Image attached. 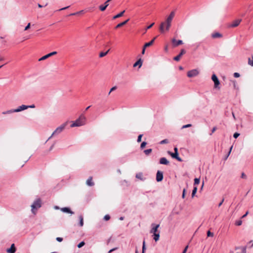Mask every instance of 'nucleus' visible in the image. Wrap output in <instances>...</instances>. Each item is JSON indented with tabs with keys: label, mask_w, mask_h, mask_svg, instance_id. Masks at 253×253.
<instances>
[{
	"label": "nucleus",
	"mask_w": 253,
	"mask_h": 253,
	"mask_svg": "<svg viewBox=\"0 0 253 253\" xmlns=\"http://www.w3.org/2000/svg\"><path fill=\"white\" fill-rule=\"evenodd\" d=\"M174 17V11L170 12V14L166 18L165 21L161 22L159 30L161 34H165L169 32L171 26L172 21Z\"/></svg>",
	"instance_id": "f257e3e1"
},
{
	"label": "nucleus",
	"mask_w": 253,
	"mask_h": 253,
	"mask_svg": "<svg viewBox=\"0 0 253 253\" xmlns=\"http://www.w3.org/2000/svg\"><path fill=\"white\" fill-rule=\"evenodd\" d=\"M159 226V224H156L155 223H152L151 224L152 229L150 230V233L153 234V239L156 242L159 240L160 232L158 231V228Z\"/></svg>",
	"instance_id": "f03ea898"
},
{
	"label": "nucleus",
	"mask_w": 253,
	"mask_h": 253,
	"mask_svg": "<svg viewBox=\"0 0 253 253\" xmlns=\"http://www.w3.org/2000/svg\"><path fill=\"white\" fill-rule=\"evenodd\" d=\"M67 125V123H64L60 126L56 128V129L53 132L51 135L48 138L50 139L53 136L59 134L65 128Z\"/></svg>",
	"instance_id": "7ed1b4c3"
},
{
	"label": "nucleus",
	"mask_w": 253,
	"mask_h": 253,
	"mask_svg": "<svg viewBox=\"0 0 253 253\" xmlns=\"http://www.w3.org/2000/svg\"><path fill=\"white\" fill-rule=\"evenodd\" d=\"M85 120V118L83 116H81L80 118L77 120H76L73 124L71 125V127H76V126H80L84 124L83 120Z\"/></svg>",
	"instance_id": "20e7f679"
},
{
	"label": "nucleus",
	"mask_w": 253,
	"mask_h": 253,
	"mask_svg": "<svg viewBox=\"0 0 253 253\" xmlns=\"http://www.w3.org/2000/svg\"><path fill=\"white\" fill-rule=\"evenodd\" d=\"M41 207V201L40 199H37L34 201L33 204L31 206L32 208V212L34 214L36 213V211L38 209L40 208Z\"/></svg>",
	"instance_id": "39448f33"
},
{
	"label": "nucleus",
	"mask_w": 253,
	"mask_h": 253,
	"mask_svg": "<svg viewBox=\"0 0 253 253\" xmlns=\"http://www.w3.org/2000/svg\"><path fill=\"white\" fill-rule=\"evenodd\" d=\"M211 79L214 82V87L219 89V85L220 84V82L217 76L215 74H213L211 76Z\"/></svg>",
	"instance_id": "423d86ee"
},
{
	"label": "nucleus",
	"mask_w": 253,
	"mask_h": 253,
	"mask_svg": "<svg viewBox=\"0 0 253 253\" xmlns=\"http://www.w3.org/2000/svg\"><path fill=\"white\" fill-rule=\"evenodd\" d=\"M199 74V71L197 69L190 70L187 73V76L189 78H192L197 76Z\"/></svg>",
	"instance_id": "0eeeda50"
},
{
	"label": "nucleus",
	"mask_w": 253,
	"mask_h": 253,
	"mask_svg": "<svg viewBox=\"0 0 253 253\" xmlns=\"http://www.w3.org/2000/svg\"><path fill=\"white\" fill-rule=\"evenodd\" d=\"M163 179V173L160 170H158L156 174V180L157 182L162 181Z\"/></svg>",
	"instance_id": "6e6552de"
},
{
	"label": "nucleus",
	"mask_w": 253,
	"mask_h": 253,
	"mask_svg": "<svg viewBox=\"0 0 253 253\" xmlns=\"http://www.w3.org/2000/svg\"><path fill=\"white\" fill-rule=\"evenodd\" d=\"M57 54V52L56 51H53L51 53H49L43 56H42V57H41V58H40L39 59V61H42V60H45L48 58H49V57L52 56V55H54L55 54Z\"/></svg>",
	"instance_id": "1a4fd4ad"
},
{
	"label": "nucleus",
	"mask_w": 253,
	"mask_h": 253,
	"mask_svg": "<svg viewBox=\"0 0 253 253\" xmlns=\"http://www.w3.org/2000/svg\"><path fill=\"white\" fill-rule=\"evenodd\" d=\"M26 109H27V105H22L19 106L17 109H14V111H15V112H19Z\"/></svg>",
	"instance_id": "9d476101"
},
{
	"label": "nucleus",
	"mask_w": 253,
	"mask_h": 253,
	"mask_svg": "<svg viewBox=\"0 0 253 253\" xmlns=\"http://www.w3.org/2000/svg\"><path fill=\"white\" fill-rule=\"evenodd\" d=\"M241 21V19H237L233 21L232 23L230 25V27H236L238 26Z\"/></svg>",
	"instance_id": "9b49d317"
},
{
	"label": "nucleus",
	"mask_w": 253,
	"mask_h": 253,
	"mask_svg": "<svg viewBox=\"0 0 253 253\" xmlns=\"http://www.w3.org/2000/svg\"><path fill=\"white\" fill-rule=\"evenodd\" d=\"M237 252L236 253H246V248L245 247H240L236 248Z\"/></svg>",
	"instance_id": "f8f14e48"
},
{
	"label": "nucleus",
	"mask_w": 253,
	"mask_h": 253,
	"mask_svg": "<svg viewBox=\"0 0 253 253\" xmlns=\"http://www.w3.org/2000/svg\"><path fill=\"white\" fill-rule=\"evenodd\" d=\"M60 210L62 211H63L64 212L69 213L71 214H74V212L72 211L69 208H68V207L62 208Z\"/></svg>",
	"instance_id": "ddd939ff"
},
{
	"label": "nucleus",
	"mask_w": 253,
	"mask_h": 253,
	"mask_svg": "<svg viewBox=\"0 0 253 253\" xmlns=\"http://www.w3.org/2000/svg\"><path fill=\"white\" fill-rule=\"evenodd\" d=\"M186 52L185 50L184 49L181 50L180 53L176 56L175 57V60L179 61L181 57V56L185 54Z\"/></svg>",
	"instance_id": "4468645a"
},
{
	"label": "nucleus",
	"mask_w": 253,
	"mask_h": 253,
	"mask_svg": "<svg viewBox=\"0 0 253 253\" xmlns=\"http://www.w3.org/2000/svg\"><path fill=\"white\" fill-rule=\"evenodd\" d=\"M111 0H107L105 3V6H103V5H101L99 6V9L101 11H104L106 7L109 5V2Z\"/></svg>",
	"instance_id": "2eb2a0df"
},
{
	"label": "nucleus",
	"mask_w": 253,
	"mask_h": 253,
	"mask_svg": "<svg viewBox=\"0 0 253 253\" xmlns=\"http://www.w3.org/2000/svg\"><path fill=\"white\" fill-rule=\"evenodd\" d=\"M160 164L167 165L169 164V161L166 158L163 157L160 160Z\"/></svg>",
	"instance_id": "dca6fc26"
},
{
	"label": "nucleus",
	"mask_w": 253,
	"mask_h": 253,
	"mask_svg": "<svg viewBox=\"0 0 253 253\" xmlns=\"http://www.w3.org/2000/svg\"><path fill=\"white\" fill-rule=\"evenodd\" d=\"M175 159L177 160L179 162L182 161V158L180 157L176 148H175Z\"/></svg>",
	"instance_id": "f3484780"
},
{
	"label": "nucleus",
	"mask_w": 253,
	"mask_h": 253,
	"mask_svg": "<svg viewBox=\"0 0 253 253\" xmlns=\"http://www.w3.org/2000/svg\"><path fill=\"white\" fill-rule=\"evenodd\" d=\"M86 184L89 186H92L94 185V182L92 181V177L91 176L87 179Z\"/></svg>",
	"instance_id": "a211bd4d"
},
{
	"label": "nucleus",
	"mask_w": 253,
	"mask_h": 253,
	"mask_svg": "<svg viewBox=\"0 0 253 253\" xmlns=\"http://www.w3.org/2000/svg\"><path fill=\"white\" fill-rule=\"evenodd\" d=\"M211 37L213 39L220 38L222 37V35L218 32H215L211 34Z\"/></svg>",
	"instance_id": "6ab92c4d"
},
{
	"label": "nucleus",
	"mask_w": 253,
	"mask_h": 253,
	"mask_svg": "<svg viewBox=\"0 0 253 253\" xmlns=\"http://www.w3.org/2000/svg\"><path fill=\"white\" fill-rule=\"evenodd\" d=\"M16 251V249L14 246V244H12L10 248L7 249V252L9 253H14Z\"/></svg>",
	"instance_id": "aec40b11"
},
{
	"label": "nucleus",
	"mask_w": 253,
	"mask_h": 253,
	"mask_svg": "<svg viewBox=\"0 0 253 253\" xmlns=\"http://www.w3.org/2000/svg\"><path fill=\"white\" fill-rule=\"evenodd\" d=\"M135 177L142 181H144L145 179V178L143 177V173L142 172L136 173Z\"/></svg>",
	"instance_id": "412c9836"
},
{
	"label": "nucleus",
	"mask_w": 253,
	"mask_h": 253,
	"mask_svg": "<svg viewBox=\"0 0 253 253\" xmlns=\"http://www.w3.org/2000/svg\"><path fill=\"white\" fill-rule=\"evenodd\" d=\"M142 65V61L141 59H139L133 64V67H135L137 66H139V68H140Z\"/></svg>",
	"instance_id": "4be33fe9"
},
{
	"label": "nucleus",
	"mask_w": 253,
	"mask_h": 253,
	"mask_svg": "<svg viewBox=\"0 0 253 253\" xmlns=\"http://www.w3.org/2000/svg\"><path fill=\"white\" fill-rule=\"evenodd\" d=\"M156 37H155L153 40H152L150 42H147L144 45V48H146V47H149L151 45H152L154 42V41L156 39Z\"/></svg>",
	"instance_id": "5701e85b"
},
{
	"label": "nucleus",
	"mask_w": 253,
	"mask_h": 253,
	"mask_svg": "<svg viewBox=\"0 0 253 253\" xmlns=\"http://www.w3.org/2000/svg\"><path fill=\"white\" fill-rule=\"evenodd\" d=\"M129 21V19L126 20V21L122 22V23H120L119 24H118L115 27L116 29H117V28H120L121 27L125 25V24H126L127 22Z\"/></svg>",
	"instance_id": "b1692460"
},
{
	"label": "nucleus",
	"mask_w": 253,
	"mask_h": 253,
	"mask_svg": "<svg viewBox=\"0 0 253 253\" xmlns=\"http://www.w3.org/2000/svg\"><path fill=\"white\" fill-rule=\"evenodd\" d=\"M125 10H123V11H122L121 12L119 13V14L115 15L113 17V19H115L116 18H118L122 17L123 15V14L125 13Z\"/></svg>",
	"instance_id": "393cba45"
},
{
	"label": "nucleus",
	"mask_w": 253,
	"mask_h": 253,
	"mask_svg": "<svg viewBox=\"0 0 253 253\" xmlns=\"http://www.w3.org/2000/svg\"><path fill=\"white\" fill-rule=\"evenodd\" d=\"M80 222L79 225L80 226L82 227L84 225V218L83 216L82 215L79 216Z\"/></svg>",
	"instance_id": "a878e982"
},
{
	"label": "nucleus",
	"mask_w": 253,
	"mask_h": 253,
	"mask_svg": "<svg viewBox=\"0 0 253 253\" xmlns=\"http://www.w3.org/2000/svg\"><path fill=\"white\" fill-rule=\"evenodd\" d=\"M14 109H11L6 111H4L2 113V114L3 115L10 114L13 113H15V111H14Z\"/></svg>",
	"instance_id": "bb28decb"
},
{
	"label": "nucleus",
	"mask_w": 253,
	"mask_h": 253,
	"mask_svg": "<svg viewBox=\"0 0 253 253\" xmlns=\"http://www.w3.org/2000/svg\"><path fill=\"white\" fill-rule=\"evenodd\" d=\"M197 191V186H195L192 191V195H191L192 198H193L195 196Z\"/></svg>",
	"instance_id": "cd10ccee"
},
{
	"label": "nucleus",
	"mask_w": 253,
	"mask_h": 253,
	"mask_svg": "<svg viewBox=\"0 0 253 253\" xmlns=\"http://www.w3.org/2000/svg\"><path fill=\"white\" fill-rule=\"evenodd\" d=\"M248 64L253 66V56L251 58H248Z\"/></svg>",
	"instance_id": "c85d7f7f"
},
{
	"label": "nucleus",
	"mask_w": 253,
	"mask_h": 253,
	"mask_svg": "<svg viewBox=\"0 0 253 253\" xmlns=\"http://www.w3.org/2000/svg\"><path fill=\"white\" fill-rule=\"evenodd\" d=\"M152 149H146V150H144V152L146 155H148L152 152Z\"/></svg>",
	"instance_id": "c756f323"
},
{
	"label": "nucleus",
	"mask_w": 253,
	"mask_h": 253,
	"mask_svg": "<svg viewBox=\"0 0 253 253\" xmlns=\"http://www.w3.org/2000/svg\"><path fill=\"white\" fill-rule=\"evenodd\" d=\"M109 50H107L106 52H100V54H99V57H103L105 56V55L108 53V52H109Z\"/></svg>",
	"instance_id": "7c9ffc66"
},
{
	"label": "nucleus",
	"mask_w": 253,
	"mask_h": 253,
	"mask_svg": "<svg viewBox=\"0 0 253 253\" xmlns=\"http://www.w3.org/2000/svg\"><path fill=\"white\" fill-rule=\"evenodd\" d=\"M182 43H183V42L181 40H178L176 41L175 40V46H177V45L182 44Z\"/></svg>",
	"instance_id": "2f4dec72"
},
{
	"label": "nucleus",
	"mask_w": 253,
	"mask_h": 253,
	"mask_svg": "<svg viewBox=\"0 0 253 253\" xmlns=\"http://www.w3.org/2000/svg\"><path fill=\"white\" fill-rule=\"evenodd\" d=\"M200 183V178H196L194 179V185H198Z\"/></svg>",
	"instance_id": "473e14b6"
},
{
	"label": "nucleus",
	"mask_w": 253,
	"mask_h": 253,
	"mask_svg": "<svg viewBox=\"0 0 253 253\" xmlns=\"http://www.w3.org/2000/svg\"><path fill=\"white\" fill-rule=\"evenodd\" d=\"M85 243L84 241H82L81 242V243H80L78 245V247L79 248H82L83 246H84V245Z\"/></svg>",
	"instance_id": "72a5a7b5"
},
{
	"label": "nucleus",
	"mask_w": 253,
	"mask_h": 253,
	"mask_svg": "<svg viewBox=\"0 0 253 253\" xmlns=\"http://www.w3.org/2000/svg\"><path fill=\"white\" fill-rule=\"evenodd\" d=\"M213 233L212 232H211L210 231H208L207 232V236L208 237H213Z\"/></svg>",
	"instance_id": "f704fd0d"
},
{
	"label": "nucleus",
	"mask_w": 253,
	"mask_h": 253,
	"mask_svg": "<svg viewBox=\"0 0 253 253\" xmlns=\"http://www.w3.org/2000/svg\"><path fill=\"white\" fill-rule=\"evenodd\" d=\"M145 249H146V248H145V242L144 240L143 242V245H142V253H144Z\"/></svg>",
	"instance_id": "c9c22d12"
},
{
	"label": "nucleus",
	"mask_w": 253,
	"mask_h": 253,
	"mask_svg": "<svg viewBox=\"0 0 253 253\" xmlns=\"http://www.w3.org/2000/svg\"><path fill=\"white\" fill-rule=\"evenodd\" d=\"M147 144V143L145 141H143L141 144V145H140V148L141 149H143V148H144V147L146 146V145Z\"/></svg>",
	"instance_id": "e433bc0d"
},
{
	"label": "nucleus",
	"mask_w": 253,
	"mask_h": 253,
	"mask_svg": "<svg viewBox=\"0 0 253 253\" xmlns=\"http://www.w3.org/2000/svg\"><path fill=\"white\" fill-rule=\"evenodd\" d=\"M242 220H239L238 221H237L235 223V224L237 225V226H240L242 224Z\"/></svg>",
	"instance_id": "4c0bfd02"
},
{
	"label": "nucleus",
	"mask_w": 253,
	"mask_h": 253,
	"mask_svg": "<svg viewBox=\"0 0 253 253\" xmlns=\"http://www.w3.org/2000/svg\"><path fill=\"white\" fill-rule=\"evenodd\" d=\"M110 216L108 214L105 215L104 217V219L105 220H108L109 219H110Z\"/></svg>",
	"instance_id": "58836bf2"
},
{
	"label": "nucleus",
	"mask_w": 253,
	"mask_h": 253,
	"mask_svg": "<svg viewBox=\"0 0 253 253\" xmlns=\"http://www.w3.org/2000/svg\"><path fill=\"white\" fill-rule=\"evenodd\" d=\"M168 142V139H164L162 141H161L160 143L161 144H165V143H167Z\"/></svg>",
	"instance_id": "ea45409f"
},
{
	"label": "nucleus",
	"mask_w": 253,
	"mask_h": 253,
	"mask_svg": "<svg viewBox=\"0 0 253 253\" xmlns=\"http://www.w3.org/2000/svg\"><path fill=\"white\" fill-rule=\"evenodd\" d=\"M84 11L83 10H81L79 12H76V13H71L70 14V15H77L78 14H79V13H83Z\"/></svg>",
	"instance_id": "a19ab883"
},
{
	"label": "nucleus",
	"mask_w": 253,
	"mask_h": 253,
	"mask_svg": "<svg viewBox=\"0 0 253 253\" xmlns=\"http://www.w3.org/2000/svg\"><path fill=\"white\" fill-rule=\"evenodd\" d=\"M165 51L166 52V53H168V51H169V45L168 44H166L165 47Z\"/></svg>",
	"instance_id": "79ce46f5"
},
{
	"label": "nucleus",
	"mask_w": 253,
	"mask_h": 253,
	"mask_svg": "<svg viewBox=\"0 0 253 253\" xmlns=\"http://www.w3.org/2000/svg\"><path fill=\"white\" fill-rule=\"evenodd\" d=\"M192 126V125L191 124H188V125H184L182 126V128H187V127H191Z\"/></svg>",
	"instance_id": "37998d69"
},
{
	"label": "nucleus",
	"mask_w": 253,
	"mask_h": 253,
	"mask_svg": "<svg viewBox=\"0 0 253 253\" xmlns=\"http://www.w3.org/2000/svg\"><path fill=\"white\" fill-rule=\"evenodd\" d=\"M142 134H140V135L138 136V138H137V142H141V138H142Z\"/></svg>",
	"instance_id": "c03bdc74"
},
{
	"label": "nucleus",
	"mask_w": 253,
	"mask_h": 253,
	"mask_svg": "<svg viewBox=\"0 0 253 253\" xmlns=\"http://www.w3.org/2000/svg\"><path fill=\"white\" fill-rule=\"evenodd\" d=\"M240 135V133H238V132H235L234 135H233V137L235 138H237Z\"/></svg>",
	"instance_id": "a18cd8bd"
},
{
	"label": "nucleus",
	"mask_w": 253,
	"mask_h": 253,
	"mask_svg": "<svg viewBox=\"0 0 253 253\" xmlns=\"http://www.w3.org/2000/svg\"><path fill=\"white\" fill-rule=\"evenodd\" d=\"M240 76V75L238 73H234V77L235 78H239Z\"/></svg>",
	"instance_id": "49530a36"
},
{
	"label": "nucleus",
	"mask_w": 253,
	"mask_h": 253,
	"mask_svg": "<svg viewBox=\"0 0 253 253\" xmlns=\"http://www.w3.org/2000/svg\"><path fill=\"white\" fill-rule=\"evenodd\" d=\"M117 88V87L116 86H114L113 87H112L109 92V94H110L111 93V92L115 90H116Z\"/></svg>",
	"instance_id": "de8ad7c7"
},
{
	"label": "nucleus",
	"mask_w": 253,
	"mask_h": 253,
	"mask_svg": "<svg viewBox=\"0 0 253 253\" xmlns=\"http://www.w3.org/2000/svg\"><path fill=\"white\" fill-rule=\"evenodd\" d=\"M241 177H242V178H244V179H246V178H247V176H246V175L245 174V173L242 172V174H241Z\"/></svg>",
	"instance_id": "09e8293b"
},
{
	"label": "nucleus",
	"mask_w": 253,
	"mask_h": 253,
	"mask_svg": "<svg viewBox=\"0 0 253 253\" xmlns=\"http://www.w3.org/2000/svg\"><path fill=\"white\" fill-rule=\"evenodd\" d=\"M35 108V105L34 104H32L31 105H27V109L28 108Z\"/></svg>",
	"instance_id": "8fccbe9b"
},
{
	"label": "nucleus",
	"mask_w": 253,
	"mask_h": 253,
	"mask_svg": "<svg viewBox=\"0 0 253 253\" xmlns=\"http://www.w3.org/2000/svg\"><path fill=\"white\" fill-rule=\"evenodd\" d=\"M185 193H186V190L185 189H184L183 190L182 195V198H185Z\"/></svg>",
	"instance_id": "3c124183"
},
{
	"label": "nucleus",
	"mask_w": 253,
	"mask_h": 253,
	"mask_svg": "<svg viewBox=\"0 0 253 253\" xmlns=\"http://www.w3.org/2000/svg\"><path fill=\"white\" fill-rule=\"evenodd\" d=\"M30 27V23H28V25L25 27L24 30H28Z\"/></svg>",
	"instance_id": "603ef678"
},
{
	"label": "nucleus",
	"mask_w": 253,
	"mask_h": 253,
	"mask_svg": "<svg viewBox=\"0 0 253 253\" xmlns=\"http://www.w3.org/2000/svg\"><path fill=\"white\" fill-rule=\"evenodd\" d=\"M56 239L58 242H59L63 241L62 238H61V237H57Z\"/></svg>",
	"instance_id": "864d4df0"
},
{
	"label": "nucleus",
	"mask_w": 253,
	"mask_h": 253,
	"mask_svg": "<svg viewBox=\"0 0 253 253\" xmlns=\"http://www.w3.org/2000/svg\"><path fill=\"white\" fill-rule=\"evenodd\" d=\"M168 153L171 156L172 158H174V153L168 151Z\"/></svg>",
	"instance_id": "5fc2aeb1"
},
{
	"label": "nucleus",
	"mask_w": 253,
	"mask_h": 253,
	"mask_svg": "<svg viewBox=\"0 0 253 253\" xmlns=\"http://www.w3.org/2000/svg\"><path fill=\"white\" fill-rule=\"evenodd\" d=\"M216 130V127H213L211 130V135L212 133H213V132H214V131Z\"/></svg>",
	"instance_id": "6e6d98bb"
},
{
	"label": "nucleus",
	"mask_w": 253,
	"mask_h": 253,
	"mask_svg": "<svg viewBox=\"0 0 253 253\" xmlns=\"http://www.w3.org/2000/svg\"><path fill=\"white\" fill-rule=\"evenodd\" d=\"M154 25V23H152L150 25H149V26H148L147 27L146 30L151 28Z\"/></svg>",
	"instance_id": "4d7b16f0"
},
{
	"label": "nucleus",
	"mask_w": 253,
	"mask_h": 253,
	"mask_svg": "<svg viewBox=\"0 0 253 253\" xmlns=\"http://www.w3.org/2000/svg\"><path fill=\"white\" fill-rule=\"evenodd\" d=\"M224 199L223 198L222 200H221V201L220 202V203L218 204V207H220L222 205V203L224 202Z\"/></svg>",
	"instance_id": "13d9d810"
},
{
	"label": "nucleus",
	"mask_w": 253,
	"mask_h": 253,
	"mask_svg": "<svg viewBox=\"0 0 253 253\" xmlns=\"http://www.w3.org/2000/svg\"><path fill=\"white\" fill-rule=\"evenodd\" d=\"M187 249H188V246H187L185 248V249H184V250H183V251L182 253H186V252H187Z\"/></svg>",
	"instance_id": "bf43d9fd"
},
{
	"label": "nucleus",
	"mask_w": 253,
	"mask_h": 253,
	"mask_svg": "<svg viewBox=\"0 0 253 253\" xmlns=\"http://www.w3.org/2000/svg\"><path fill=\"white\" fill-rule=\"evenodd\" d=\"M69 7V6H66V7H63V8H62L61 9H60L59 10H65V9H67L68 7Z\"/></svg>",
	"instance_id": "052dcab7"
},
{
	"label": "nucleus",
	"mask_w": 253,
	"mask_h": 253,
	"mask_svg": "<svg viewBox=\"0 0 253 253\" xmlns=\"http://www.w3.org/2000/svg\"><path fill=\"white\" fill-rule=\"evenodd\" d=\"M232 83L233 84L234 87L235 88L236 87V81H232Z\"/></svg>",
	"instance_id": "680f3d73"
},
{
	"label": "nucleus",
	"mask_w": 253,
	"mask_h": 253,
	"mask_svg": "<svg viewBox=\"0 0 253 253\" xmlns=\"http://www.w3.org/2000/svg\"><path fill=\"white\" fill-rule=\"evenodd\" d=\"M145 49L146 48H144V46H143V49H142V54H144L145 53Z\"/></svg>",
	"instance_id": "e2e57ef3"
},
{
	"label": "nucleus",
	"mask_w": 253,
	"mask_h": 253,
	"mask_svg": "<svg viewBox=\"0 0 253 253\" xmlns=\"http://www.w3.org/2000/svg\"><path fill=\"white\" fill-rule=\"evenodd\" d=\"M248 211H247L246 213L242 216V218L245 217L248 215Z\"/></svg>",
	"instance_id": "0e129e2a"
},
{
	"label": "nucleus",
	"mask_w": 253,
	"mask_h": 253,
	"mask_svg": "<svg viewBox=\"0 0 253 253\" xmlns=\"http://www.w3.org/2000/svg\"><path fill=\"white\" fill-rule=\"evenodd\" d=\"M115 250H116V249H115V248H114V249H111V250H110L109 251V253H111V252H113V251H115Z\"/></svg>",
	"instance_id": "69168bd1"
},
{
	"label": "nucleus",
	"mask_w": 253,
	"mask_h": 253,
	"mask_svg": "<svg viewBox=\"0 0 253 253\" xmlns=\"http://www.w3.org/2000/svg\"><path fill=\"white\" fill-rule=\"evenodd\" d=\"M38 6H39V7H40V8H41V7H43V6H42V5L41 4H38Z\"/></svg>",
	"instance_id": "338daca9"
},
{
	"label": "nucleus",
	"mask_w": 253,
	"mask_h": 253,
	"mask_svg": "<svg viewBox=\"0 0 253 253\" xmlns=\"http://www.w3.org/2000/svg\"><path fill=\"white\" fill-rule=\"evenodd\" d=\"M179 69L180 70H182L183 69V67L182 66H179Z\"/></svg>",
	"instance_id": "774afa93"
}]
</instances>
